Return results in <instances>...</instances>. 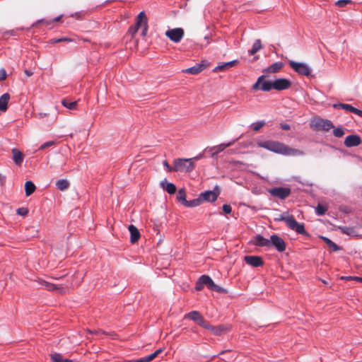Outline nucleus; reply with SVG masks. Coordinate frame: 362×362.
<instances>
[{
    "label": "nucleus",
    "instance_id": "1",
    "mask_svg": "<svg viewBox=\"0 0 362 362\" xmlns=\"http://www.w3.org/2000/svg\"><path fill=\"white\" fill-rule=\"evenodd\" d=\"M257 146L264 148L276 153L288 156H301L305 153L299 149L291 148L288 146L275 141L267 140L257 142Z\"/></svg>",
    "mask_w": 362,
    "mask_h": 362
},
{
    "label": "nucleus",
    "instance_id": "2",
    "mask_svg": "<svg viewBox=\"0 0 362 362\" xmlns=\"http://www.w3.org/2000/svg\"><path fill=\"white\" fill-rule=\"evenodd\" d=\"M264 75L258 77L257 81L252 85V89L270 91L272 89L284 90L291 86V82L286 78H276L274 81H264Z\"/></svg>",
    "mask_w": 362,
    "mask_h": 362
},
{
    "label": "nucleus",
    "instance_id": "3",
    "mask_svg": "<svg viewBox=\"0 0 362 362\" xmlns=\"http://www.w3.org/2000/svg\"><path fill=\"white\" fill-rule=\"evenodd\" d=\"M174 172L190 173L195 168L194 163L190 158H176L173 160Z\"/></svg>",
    "mask_w": 362,
    "mask_h": 362
},
{
    "label": "nucleus",
    "instance_id": "4",
    "mask_svg": "<svg viewBox=\"0 0 362 362\" xmlns=\"http://www.w3.org/2000/svg\"><path fill=\"white\" fill-rule=\"evenodd\" d=\"M310 126L317 131L321 130V131H325L328 132L331 129L334 128V126L332 121L323 119L321 117H316L311 120Z\"/></svg>",
    "mask_w": 362,
    "mask_h": 362
},
{
    "label": "nucleus",
    "instance_id": "5",
    "mask_svg": "<svg viewBox=\"0 0 362 362\" xmlns=\"http://www.w3.org/2000/svg\"><path fill=\"white\" fill-rule=\"evenodd\" d=\"M289 66L298 74L308 76L310 75L312 69L311 68L303 62H296L294 61H289Z\"/></svg>",
    "mask_w": 362,
    "mask_h": 362
},
{
    "label": "nucleus",
    "instance_id": "6",
    "mask_svg": "<svg viewBox=\"0 0 362 362\" xmlns=\"http://www.w3.org/2000/svg\"><path fill=\"white\" fill-rule=\"evenodd\" d=\"M199 278L201 279V283L204 284V286H206L209 289L221 293H227V291L225 288L216 285L209 276L204 274L202 275Z\"/></svg>",
    "mask_w": 362,
    "mask_h": 362
},
{
    "label": "nucleus",
    "instance_id": "7",
    "mask_svg": "<svg viewBox=\"0 0 362 362\" xmlns=\"http://www.w3.org/2000/svg\"><path fill=\"white\" fill-rule=\"evenodd\" d=\"M274 247L279 252L286 250V245L282 238L277 235H272L269 239V247Z\"/></svg>",
    "mask_w": 362,
    "mask_h": 362
},
{
    "label": "nucleus",
    "instance_id": "8",
    "mask_svg": "<svg viewBox=\"0 0 362 362\" xmlns=\"http://www.w3.org/2000/svg\"><path fill=\"white\" fill-rule=\"evenodd\" d=\"M220 194L219 188L216 186L214 190H208L204 192H202L199 194L200 199H202V203L204 202H215Z\"/></svg>",
    "mask_w": 362,
    "mask_h": 362
},
{
    "label": "nucleus",
    "instance_id": "9",
    "mask_svg": "<svg viewBox=\"0 0 362 362\" xmlns=\"http://www.w3.org/2000/svg\"><path fill=\"white\" fill-rule=\"evenodd\" d=\"M165 35L173 42L177 43L184 37V30L180 28L170 29L166 31Z\"/></svg>",
    "mask_w": 362,
    "mask_h": 362
},
{
    "label": "nucleus",
    "instance_id": "10",
    "mask_svg": "<svg viewBox=\"0 0 362 362\" xmlns=\"http://www.w3.org/2000/svg\"><path fill=\"white\" fill-rule=\"evenodd\" d=\"M37 283L41 288H44L47 291H57L59 293H63L65 292V288L63 287L58 286L56 284L47 282L43 279H39Z\"/></svg>",
    "mask_w": 362,
    "mask_h": 362
},
{
    "label": "nucleus",
    "instance_id": "11",
    "mask_svg": "<svg viewBox=\"0 0 362 362\" xmlns=\"http://www.w3.org/2000/svg\"><path fill=\"white\" fill-rule=\"evenodd\" d=\"M270 194L274 197H278L281 199H284L288 197L291 194V189L288 187H274L269 190Z\"/></svg>",
    "mask_w": 362,
    "mask_h": 362
},
{
    "label": "nucleus",
    "instance_id": "12",
    "mask_svg": "<svg viewBox=\"0 0 362 362\" xmlns=\"http://www.w3.org/2000/svg\"><path fill=\"white\" fill-rule=\"evenodd\" d=\"M288 227L292 230L296 231L298 234L303 235H308V233L305 229L304 224L298 223L293 216L289 221Z\"/></svg>",
    "mask_w": 362,
    "mask_h": 362
},
{
    "label": "nucleus",
    "instance_id": "13",
    "mask_svg": "<svg viewBox=\"0 0 362 362\" xmlns=\"http://www.w3.org/2000/svg\"><path fill=\"white\" fill-rule=\"evenodd\" d=\"M344 143L348 148L354 147L361 144V139L356 134H351L346 137Z\"/></svg>",
    "mask_w": 362,
    "mask_h": 362
},
{
    "label": "nucleus",
    "instance_id": "14",
    "mask_svg": "<svg viewBox=\"0 0 362 362\" xmlns=\"http://www.w3.org/2000/svg\"><path fill=\"white\" fill-rule=\"evenodd\" d=\"M235 142L234 141H229L228 143H222L218 146L212 147L210 151H211V156L213 158H217L219 153L223 151L227 147L232 146Z\"/></svg>",
    "mask_w": 362,
    "mask_h": 362
},
{
    "label": "nucleus",
    "instance_id": "15",
    "mask_svg": "<svg viewBox=\"0 0 362 362\" xmlns=\"http://www.w3.org/2000/svg\"><path fill=\"white\" fill-rule=\"evenodd\" d=\"M245 261L247 264H250L255 267H258L263 265V261L259 256H245Z\"/></svg>",
    "mask_w": 362,
    "mask_h": 362
},
{
    "label": "nucleus",
    "instance_id": "16",
    "mask_svg": "<svg viewBox=\"0 0 362 362\" xmlns=\"http://www.w3.org/2000/svg\"><path fill=\"white\" fill-rule=\"evenodd\" d=\"M252 243L256 246L269 247V239L265 238L261 235L255 236Z\"/></svg>",
    "mask_w": 362,
    "mask_h": 362
},
{
    "label": "nucleus",
    "instance_id": "17",
    "mask_svg": "<svg viewBox=\"0 0 362 362\" xmlns=\"http://www.w3.org/2000/svg\"><path fill=\"white\" fill-rule=\"evenodd\" d=\"M130 233V241L132 243H136L140 238V233L134 225H129L128 227Z\"/></svg>",
    "mask_w": 362,
    "mask_h": 362
},
{
    "label": "nucleus",
    "instance_id": "18",
    "mask_svg": "<svg viewBox=\"0 0 362 362\" xmlns=\"http://www.w3.org/2000/svg\"><path fill=\"white\" fill-rule=\"evenodd\" d=\"M160 185L163 190L170 194H175L177 189L176 186L172 182H168L166 179L160 182Z\"/></svg>",
    "mask_w": 362,
    "mask_h": 362
},
{
    "label": "nucleus",
    "instance_id": "19",
    "mask_svg": "<svg viewBox=\"0 0 362 362\" xmlns=\"http://www.w3.org/2000/svg\"><path fill=\"white\" fill-rule=\"evenodd\" d=\"M283 66L282 62H277L264 69L263 72L265 74L277 73L282 69Z\"/></svg>",
    "mask_w": 362,
    "mask_h": 362
},
{
    "label": "nucleus",
    "instance_id": "20",
    "mask_svg": "<svg viewBox=\"0 0 362 362\" xmlns=\"http://www.w3.org/2000/svg\"><path fill=\"white\" fill-rule=\"evenodd\" d=\"M229 329L228 327L221 325L218 326L211 325L210 331L216 336H221Z\"/></svg>",
    "mask_w": 362,
    "mask_h": 362
},
{
    "label": "nucleus",
    "instance_id": "21",
    "mask_svg": "<svg viewBox=\"0 0 362 362\" xmlns=\"http://www.w3.org/2000/svg\"><path fill=\"white\" fill-rule=\"evenodd\" d=\"M184 318L189 319L192 321L197 322L199 324V322H200V320H202L203 317L199 313V312L193 310V311H191V312L188 313L187 314L185 315Z\"/></svg>",
    "mask_w": 362,
    "mask_h": 362
},
{
    "label": "nucleus",
    "instance_id": "22",
    "mask_svg": "<svg viewBox=\"0 0 362 362\" xmlns=\"http://www.w3.org/2000/svg\"><path fill=\"white\" fill-rule=\"evenodd\" d=\"M10 100V95L8 93L0 97V111L5 112L8 109V103Z\"/></svg>",
    "mask_w": 362,
    "mask_h": 362
},
{
    "label": "nucleus",
    "instance_id": "23",
    "mask_svg": "<svg viewBox=\"0 0 362 362\" xmlns=\"http://www.w3.org/2000/svg\"><path fill=\"white\" fill-rule=\"evenodd\" d=\"M13 159L16 165H21L23 161V154L17 148H13Z\"/></svg>",
    "mask_w": 362,
    "mask_h": 362
},
{
    "label": "nucleus",
    "instance_id": "24",
    "mask_svg": "<svg viewBox=\"0 0 362 362\" xmlns=\"http://www.w3.org/2000/svg\"><path fill=\"white\" fill-rule=\"evenodd\" d=\"M321 239L327 244V247L330 248L332 251L337 252L341 250L340 247L338 246L335 243L331 240L329 238L321 236Z\"/></svg>",
    "mask_w": 362,
    "mask_h": 362
},
{
    "label": "nucleus",
    "instance_id": "25",
    "mask_svg": "<svg viewBox=\"0 0 362 362\" xmlns=\"http://www.w3.org/2000/svg\"><path fill=\"white\" fill-rule=\"evenodd\" d=\"M56 186L60 191H64L69 187L70 183L66 179H61L56 182Z\"/></svg>",
    "mask_w": 362,
    "mask_h": 362
},
{
    "label": "nucleus",
    "instance_id": "26",
    "mask_svg": "<svg viewBox=\"0 0 362 362\" xmlns=\"http://www.w3.org/2000/svg\"><path fill=\"white\" fill-rule=\"evenodd\" d=\"M293 215L288 214V212H285L280 214L278 217L274 218L275 221H284L288 225L289 221L292 218Z\"/></svg>",
    "mask_w": 362,
    "mask_h": 362
},
{
    "label": "nucleus",
    "instance_id": "27",
    "mask_svg": "<svg viewBox=\"0 0 362 362\" xmlns=\"http://www.w3.org/2000/svg\"><path fill=\"white\" fill-rule=\"evenodd\" d=\"M36 187L32 181H27L25 183V192L27 197L31 195L35 190Z\"/></svg>",
    "mask_w": 362,
    "mask_h": 362
},
{
    "label": "nucleus",
    "instance_id": "28",
    "mask_svg": "<svg viewBox=\"0 0 362 362\" xmlns=\"http://www.w3.org/2000/svg\"><path fill=\"white\" fill-rule=\"evenodd\" d=\"M202 69L203 66L202 64H196L194 66L186 69L184 71L187 74L195 75L200 73L202 71Z\"/></svg>",
    "mask_w": 362,
    "mask_h": 362
},
{
    "label": "nucleus",
    "instance_id": "29",
    "mask_svg": "<svg viewBox=\"0 0 362 362\" xmlns=\"http://www.w3.org/2000/svg\"><path fill=\"white\" fill-rule=\"evenodd\" d=\"M261 49H262L261 40L259 39H257L254 42L252 47L251 49H250L248 51V53L250 55H253L256 52H257L259 50H260Z\"/></svg>",
    "mask_w": 362,
    "mask_h": 362
},
{
    "label": "nucleus",
    "instance_id": "30",
    "mask_svg": "<svg viewBox=\"0 0 362 362\" xmlns=\"http://www.w3.org/2000/svg\"><path fill=\"white\" fill-rule=\"evenodd\" d=\"M177 199L184 206L185 205L187 200L186 199V192L185 189L182 188L178 190L177 194Z\"/></svg>",
    "mask_w": 362,
    "mask_h": 362
},
{
    "label": "nucleus",
    "instance_id": "31",
    "mask_svg": "<svg viewBox=\"0 0 362 362\" xmlns=\"http://www.w3.org/2000/svg\"><path fill=\"white\" fill-rule=\"evenodd\" d=\"M237 62H238L237 60H233V61L224 63V64H223L221 65H219V66H216L214 69V71H217L218 70H222V69H226V68H228V67H231V66L235 65L237 64Z\"/></svg>",
    "mask_w": 362,
    "mask_h": 362
},
{
    "label": "nucleus",
    "instance_id": "32",
    "mask_svg": "<svg viewBox=\"0 0 362 362\" xmlns=\"http://www.w3.org/2000/svg\"><path fill=\"white\" fill-rule=\"evenodd\" d=\"M62 104L67 109L74 110L76 107L77 101H69L66 99H64L62 101Z\"/></svg>",
    "mask_w": 362,
    "mask_h": 362
},
{
    "label": "nucleus",
    "instance_id": "33",
    "mask_svg": "<svg viewBox=\"0 0 362 362\" xmlns=\"http://www.w3.org/2000/svg\"><path fill=\"white\" fill-rule=\"evenodd\" d=\"M202 204V199H200V197L199 196L198 198L194 199L190 201H187L185 206L187 207H195Z\"/></svg>",
    "mask_w": 362,
    "mask_h": 362
},
{
    "label": "nucleus",
    "instance_id": "34",
    "mask_svg": "<svg viewBox=\"0 0 362 362\" xmlns=\"http://www.w3.org/2000/svg\"><path fill=\"white\" fill-rule=\"evenodd\" d=\"M327 211V206L322 204H318L315 208V213L317 216H323Z\"/></svg>",
    "mask_w": 362,
    "mask_h": 362
},
{
    "label": "nucleus",
    "instance_id": "35",
    "mask_svg": "<svg viewBox=\"0 0 362 362\" xmlns=\"http://www.w3.org/2000/svg\"><path fill=\"white\" fill-rule=\"evenodd\" d=\"M144 22H147V18L144 11H141L139 13L136 18L137 25H141L144 24Z\"/></svg>",
    "mask_w": 362,
    "mask_h": 362
},
{
    "label": "nucleus",
    "instance_id": "36",
    "mask_svg": "<svg viewBox=\"0 0 362 362\" xmlns=\"http://www.w3.org/2000/svg\"><path fill=\"white\" fill-rule=\"evenodd\" d=\"M345 134L344 129L341 127L335 128L333 131V134L335 137L341 138Z\"/></svg>",
    "mask_w": 362,
    "mask_h": 362
},
{
    "label": "nucleus",
    "instance_id": "37",
    "mask_svg": "<svg viewBox=\"0 0 362 362\" xmlns=\"http://www.w3.org/2000/svg\"><path fill=\"white\" fill-rule=\"evenodd\" d=\"M265 124V122L262 120V121H258V122H254L252 124V128L254 131L255 132H257L259 131L262 127H263Z\"/></svg>",
    "mask_w": 362,
    "mask_h": 362
},
{
    "label": "nucleus",
    "instance_id": "38",
    "mask_svg": "<svg viewBox=\"0 0 362 362\" xmlns=\"http://www.w3.org/2000/svg\"><path fill=\"white\" fill-rule=\"evenodd\" d=\"M156 355L154 353H152L151 354L146 356L145 357L141 358L138 360V362H150L151 361L153 360L156 358Z\"/></svg>",
    "mask_w": 362,
    "mask_h": 362
},
{
    "label": "nucleus",
    "instance_id": "39",
    "mask_svg": "<svg viewBox=\"0 0 362 362\" xmlns=\"http://www.w3.org/2000/svg\"><path fill=\"white\" fill-rule=\"evenodd\" d=\"M199 325H200L201 327H202L204 329H209L210 330L211 329V325L207 322L206 320H205L204 319V317L202 319V320H200V322H199Z\"/></svg>",
    "mask_w": 362,
    "mask_h": 362
},
{
    "label": "nucleus",
    "instance_id": "40",
    "mask_svg": "<svg viewBox=\"0 0 362 362\" xmlns=\"http://www.w3.org/2000/svg\"><path fill=\"white\" fill-rule=\"evenodd\" d=\"M55 144V141H47L45 143H44L43 144H42L40 148H39V150H44L47 148H49V147H51L52 146H54Z\"/></svg>",
    "mask_w": 362,
    "mask_h": 362
},
{
    "label": "nucleus",
    "instance_id": "41",
    "mask_svg": "<svg viewBox=\"0 0 362 362\" xmlns=\"http://www.w3.org/2000/svg\"><path fill=\"white\" fill-rule=\"evenodd\" d=\"M351 0H338L336 3H335V5L339 6V7H344L346 6L347 4H351Z\"/></svg>",
    "mask_w": 362,
    "mask_h": 362
},
{
    "label": "nucleus",
    "instance_id": "42",
    "mask_svg": "<svg viewBox=\"0 0 362 362\" xmlns=\"http://www.w3.org/2000/svg\"><path fill=\"white\" fill-rule=\"evenodd\" d=\"M72 40L67 37L54 38L51 40L52 43H59L61 42H71Z\"/></svg>",
    "mask_w": 362,
    "mask_h": 362
},
{
    "label": "nucleus",
    "instance_id": "43",
    "mask_svg": "<svg viewBox=\"0 0 362 362\" xmlns=\"http://www.w3.org/2000/svg\"><path fill=\"white\" fill-rule=\"evenodd\" d=\"M141 26V25H137V23H136L134 26L129 28L128 33L133 36L136 33H137L139 27Z\"/></svg>",
    "mask_w": 362,
    "mask_h": 362
},
{
    "label": "nucleus",
    "instance_id": "44",
    "mask_svg": "<svg viewBox=\"0 0 362 362\" xmlns=\"http://www.w3.org/2000/svg\"><path fill=\"white\" fill-rule=\"evenodd\" d=\"M16 211L21 216H26L28 214V209L25 207L18 208Z\"/></svg>",
    "mask_w": 362,
    "mask_h": 362
},
{
    "label": "nucleus",
    "instance_id": "45",
    "mask_svg": "<svg viewBox=\"0 0 362 362\" xmlns=\"http://www.w3.org/2000/svg\"><path fill=\"white\" fill-rule=\"evenodd\" d=\"M163 165L164 167L166 168V170L168 172H169V173L174 172V169H175L174 165H173V167L170 166L167 160H164L163 162Z\"/></svg>",
    "mask_w": 362,
    "mask_h": 362
},
{
    "label": "nucleus",
    "instance_id": "46",
    "mask_svg": "<svg viewBox=\"0 0 362 362\" xmlns=\"http://www.w3.org/2000/svg\"><path fill=\"white\" fill-rule=\"evenodd\" d=\"M341 279H346V280H354V281L362 283V277H359V276H349L342 277Z\"/></svg>",
    "mask_w": 362,
    "mask_h": 362
},
{
    "label": "nucleus",
    "instance_id": "47",
    "mask_svg": "<svg viewBox=\"0 0 362 362\" xmlns=\"http://www.w3.org/2000/svg\"><path fill=\"white\" fill-rule=\"evenodd\" d=\"M236 358L237 356H235L234 354H230L229 356H224L222 359L226 362H231L235 361Z\"/></svg>",
    "mask_w": 362,
    "mask_h": 362
},
{
    "label": "nucleus",
    "instance_id": "48",
    "mask_svg": "<svg viewBox=\"0 0 362 362\" xmlns=\"http://www.w3.org/2000/svg\"><path fill=\"white\" fill-rule=\"evenodd\" d=\"M343 110H347L350 112L354 113V110H356V107H353L352 105L349 104H345L343 106Z\"/></svg>",
    "mask_w": 362,
    "mask_h": 362
},
{
    "label": "nucleus",
    "instance_id": "49",
    "mask_svg": "<svg viewBox=\"0 0 362 362\" xmlns=\"http://www.w3.org/2000/svg\"><path fill=\"white\" fill-rule=\"evenodd\" d=\"M223 212L226 214H229L232 211V208L229 204H223L222 206Z\"/></svg>",
    "mask_w": 362,
    "mask_h": 362
},
{
    "label": "nucleus",
    "instance_id": "50",
    "mask_svg": "<svg viewBox=\"0 0 362 362\" xmlns=\"http://www.w3.org/2000/svg\"><path fill=\"white\" fill-rule=\"evenodd\" d=\"M204 284L201 283V279H200V278H199L197 281V283H196L195 289L197 291H202L204 288Z\"/></svg>",
    "mask_w": 362,
    "mask_h": 362
},
{
    "label": "nucleus",
    "instance_id": "51",
    "mask_svg": "<svg viewBox=\"0 0 362 362\" xmlns=\"http://www.w3.org/2000/svg\"><path fill=\"white\" fill-rule=\"evenodd\" d=\"M6 71L4 69H0V81H4L6 78Z\"/></svg>",
    "mask_w": 362,
    "mask_h": 362
},
{
    "label": "nucleus",
    "instance_id": "52",
    "mask_svg": "<svg viewBox=\"0 0 362 362\" xmlns=\"http://www.w3.org/2000/svg\"><path fill=\"white\" fill-rule=\"evenodd\" d=\"M141 26H143V30H142V33L141 35L143 36H145L146 35V33H147V29H148V24H147V22H144V25H141Z\"/></svg>",
    "mask_w": 362,
    "mask_h": 362
},
{
    "label": "nucleus",
    "instance_id": "53",
    "mask_svg": "<svg viewBox=\"0 0 362 362\" xmlns=\"http://www.w3.org/2000/svg\"><path fill=\"white\" fill-rule=\"evenodd\" d=\"M280 127L284 130H289L291 129V127L287 123H281Z\"/></svg>",
    "mask_w": 362,
    "mask_h": 362
},
{
    "label": "nucleus",
    "instance_id": "54",
    "mask_svg": "<svg viewBox=\"0 0 362 362\" xmlns=\"http://www.w3.org/2000/svg\"><path fill=\"white\" fill-rule=\"evenodd\" d=\"M344 105V103H337V104H334L333 107L335 109H343Z\"/></svg>",
    "mask_w": 362,
    "mask_h": 362
},
{
    "label": "nucleus",
    "instance_id": "55",
    "mask_svg": "<svg viewBox=\"0 0 362 362\" xmlns=\"http://www.w3.org/2000/svg\"><path fill=\"white\" fill-rule=\"evenodd\" d=\"M203 157V154L202 153H200L199 155H197V156H194L193 158H191L190 159H192V162L194 163V160H199L200 158H202Z\"/></svg>",
    "mask_w": 362,
    "mask_h": 362
},
{
    "label": "nucleus",
    "instance_id": "56",
    "mask_svg": "<svg viewBox=\"0 0 362 362\" xmlns=\"http://www.w3.org/2000/svg\"><path fill=\"white\" fill-rule=\"evenodd\" d=\"M354 114L360 116L361 117H362V110H359V109H357L356 108V110H354Z\"/></svg>",
    "mask_w": 362,
    "mask_h": 362
},
{
    "label": "nucleus",
    "instance_id": "57",
    "mask_svg": "<svg viewBox=\"0 0 362 362\" xmlns=\"http://www.w3.org/2000/svg\"><path fill=\"white\" fill-rule=\"evenodd\" d=\"M5 181H6V177L5 176L2 175L1 173H0V184L1 185H4L5 183Z\"/></svg>",
    "mask_w": 362,
    "mask_h": 362
},
{
    "label": "nucleus",
    "instance_id": "58",
    "mask_svg": "<svg viewBox=\"0 0 362 362\" xmlns=\"http://www.w3.org/2000/svg\"><path fill=\"white\" fill-rule=\"evenodd\" d=\"M163 351V349L160 348V349H157L156 351H154V354L156 355V356L157 357L160 353H162Z\"/></svg>",
    "mask_w": 362,
    "mask_h": 362
},
{
    "label": "nucleus",
    "instance_id": "59",
    "mask_svg": "<svg viewBox=\"0 0 362 362\" xmlns=\"http://www.w3.org/2000/svg\"><path fill=\"white\" fill-rule=\"evenodd\" d=\"M230 352H231V350H228V349L223 350L221 352H220V354L218 355H224V354H226L227 353H230Z\"/></svg>",
    "mask_w": 362,
    "mask_h": 362
},
{
    "label": "nucleus",
    "instance_id": "60",
    "mask_svg": "<svg viewBox=\"0 0 362 362\" xmlns=\"http://www.w3.org/2000/svg\"><path fill=\"white\" fill-rule=\"evenodd\" d=\"M61 17H62V16H57L56 18H54L52 20V22H58L61 19Z\"/></svg>",
    "mask_w": 362,
    "mask_h": 362
},
{
    "label": "nucleus",
    "instance_id": "61",
    "mask_svg": "<svg viewBox=\"0 0 362 362\" xmlns=\"http://www.w3.org/2000/svg\"><path fill=\"white\" fill-rule=\"evenodd\" d=\"M348 230H349V228H346V227H345V228H342V230H342V232H343L344 233L349 234Z\"/></svg>",
    "mask_w": 362,
    "mask_h": 362
},
{
    "label": "nucleus",
    "instance_id": "62",
    "mask_svg": "<svg viewBox=\"0 0 362 362\" xmlns=\"http://www.w3.org/2000/svg\"><path fill=\"white\" fill-rule=\"evenodd\" d=\"M25 74L27 76H30L33 74V73H32V72H30V71H28V70H25Z\"/></svg>",
    "mask_w": 362,
    "mask_h": 362
},
{
    "label": "nucleus",
    "instance_id": "63",
    "mask_svg": "<svg viewBox=\"0 0 362 362\" xmlns=\"http://www.w3.org/2000/svg\"><path fill=\"white\" fill-rule=\"evenodd\" d=\"M91 333L98 334V333H104V332H103L102 330H98V331L95 330L94 332H91Z\"/></svg>",
    "mask_w": 362,
    "mask_h": 362
},
{
    "label": "nucleus",
    "instance_id": "64",
    "mask_svg": "<svg viewBox=\"0 0 362 362\" xmlns=\"http://www.w3.org/2000/svg\"><path fill=\"white\" fill-rule=\"evenodd\" d=\"M192 332H193L194 333H197V329L195 327H193L191 329Z\"/></svg>",
    "mask_w": 362,
    "mask_h": 362
}]
</instances>
